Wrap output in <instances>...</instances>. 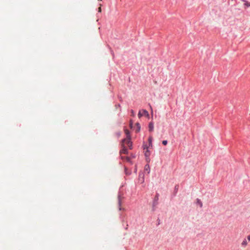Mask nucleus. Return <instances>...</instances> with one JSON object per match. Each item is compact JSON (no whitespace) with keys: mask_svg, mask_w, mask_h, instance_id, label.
Listing matches in <instances>:
<instances>
[{"mask_svg":"<svg viewBox=\"0 0 250 250\" xmlns=\"http://www.w3.org/2000/svg\"><path fill=\"white\" fill-rule=\"evenodd\" d=\"M125 133L126 136V138H125L122 140V143H126V144L127 146L128 147V148L130 149H132V143L131 141V136L130 134V132L128 129H125Z\"/></svg>","mask_w":250,"mask_h":250,"instance_id":"f257e3e1","label":"nucleus"},{"mask_svg":"<svg viewBox=\"0 0 250 250\" xmlns=\"http://www.w3.org/2000/svg\"><path fill=\"white\" fill-rule=\"evenodd\" d=\"M142 147L143 148V149L145 150L144 154L146 157V160L147 162H149L150 160L149 157L151 154L150 151L148 149L149 147L145 143H144Z\"/></svg>","mask_w":250,"mask_h":250,"instance_id":"f03ea898","label":"nucleus"},{"mask_svg":"<svg viewBox=\"0 0 250 250\" xmlns=\"http://www.w3.org/2000/svg\"><path fill=\"white\" fill-rule=\"evenodd\" d=\"M159 198V194L158 193H156L152 203V210L153 211L155 210V207L158 204Z\"/></svg>","mask_w":250,"mask_h":250,"instance_id":"7ed1b4c3","label":"nucleus"},{"mask_svg":"<svg viewBox=\"0 0 250 250\" xmlns=\"http://www.w3.org/2000/svg\"><path fill=\"white\" fill-rule=\"evenodd\" d=\"M125 145H126V143H122V142H121L122 149L120 151V155H122V154H128V151L126 146H125Z\"/></svg>","mask_w":250,"mask_h":250,"instance_id":"20e7f679","label":"nucleus"},{"mask_svg":"<svg viewBox=\"0 0 250 250\" xmlns=\"http://www.w3.org/2000/svg\"><path fill=\"white\" fill-rule=\"evenodd\" d=\"M145 116L146 117H148L149 114L148 112L146 109H142V110H140L139 111L138 116L139 118H141L142 116Z\"/></svg>","mask_w":250,"mask_h":250,"instance_id":"39448f33","label":"nucleus"},{"mask_svg":"<svg viewBox=\"0 0 250 250\" xmlns=\"http://www.w3.org/2000/svg\"><path fill=\"white\" fill-rule=\"evenodd\" d=\"M154 129V124L152 122H151L148 124V130L149 132H152Z\"/></svg>","mask_w":250,"mask_h":250,"instance_id":"423d86ee","label":"nucleus"},{"mask_svg":"<svg viewBox=\"0 0 250 250\" xmlns=\"http://www.w3.org/2000/svg\"><path fill=\"white\" fill-rule=\"evenodd\" d=\"M152 137L150 136L148 138V146L149 147H152Z\"/></svg>","mask_w":250,"mask_h":250,"instance_id":"0eeeda50","label":"nucleus"},{"mask_svg":"<svg viewBox=\"0 0 250 250\" xmlns=\"http://www.w3.org/2000/svg\"><path fill=\"white\" fill-rule=\"evenodd\" d=\"M242 1L244 2V5L246 7H250V2H248L247 0H241Z\"/></svg>","mask_w":250,"mask_h":250,"instance_id":"6e6552de","label":"nucleus"},{"mask_svg":"<svg viewBox=\"0 0 250 250\" xmlns=\"http://www.w3.org/2000/svg\"><path fill=\"white\" fill-rule=\"evenodd\" d=\"M136 125L137 126V129L136 130V132L138 133V132H140V131L141 125H140V124L139 123H137L136 124Z\"/></svg>","mask_w":250,"mask_h":250,"instance_id":"1a4fd4ad","label":"nucleus"},{"mask_svg":"<svg viewBox=\"0 0 250 250\" xmlns=\"http://www.w3.org/2000/svg\"><path fill=\"white\" fill-rule=\"evenodd\" d=\"M145 170L147 171V173H149L150 172V167L148 164L146 165L145 166Z\"/></svg>","mask_w":250,"mask_h":250,"instance_id":"9d476101","label":"nucleus"},{"mask_svg":"<svg viewBox=\"0 0 250 250\" xmlns=\"http://www.w3.org/2000/svg\"><path fill=\"white\" fill-rule=\"evenodd\" d=\"M196 203L200 205L201 208L202 207L203 204L201 201L200 199L198 198L196 199Z\"/></svg>","mask_w":250,"mask_h":250,"instance_id":"9b49d317","label":"nucleus"},{"mask_svg":"<svg viewBox=\"0 0 250 250\" xmlns=\"http://www.w3.org/2000/svg\"><path fill=\"white\" fill-rule=\"evenodd\" d=\"M125 172L126 175H129L131 174L130 171H128L126 167H125Z\"/></svg>","mask_w":250,"mask_h":250,"instance_id":"f8f14e48","label":"nucleus"},{"mask_svg":"<svg viewBox=\"0 0 250 250\" xmlns=\"http://www.w3.org/2000/svg\"><path fill=\"white\" fill-rule=\"evenodd\" d=\"M178 188H179V185H175V186L174 187V192H175V194H176L177 192H178Z\"/></svg>","mask_w":250,"mask_h":250,"instance_id":"ddd939ff","label":"nucleus"},{"mask_svg":"<svg viewBox=\"0 0 250 250\" xmlns=\"http://www.w3.org/2000/svg\"><path fill=\"white\" fill-rule=\"evenodd\" d=\"M247 245V242L246 239H244L242 243V245L243 247H245Z\"/></svg>","mask_w":250,"mask_h":250,"instance_id":"4468645a","label":"nucleus"},{"mask_svg":"<svg viewBox=\"0 0 250 250\" xmlns=\"http://www.w3.org/2000/svg\"><path fill=\"white\" fill-rule=\"evenodd\" d=\"M121 133L120 131H118L115 133V135L117 138H119L121 136Z\"/></svg>","mask_w":250,"mask_h":250,"instance_id":"2eb2a0df","label":"nucleus"},{"mask_svg":"<svg viewBox=\"0 0 250 250\" xmlns=\"http://www.w3.org/2000/svg\"><path fill=\"white\" fill-rule=\"evenodd\" d=\"M127 162H129V163H131V159L129 157H127V156H125V159Z\"/></svg>","mask_w":250,"mask_h":250,"instance_id":"dca6fc26","label":"nucleus"},{"mask_svg":"<svg viewBox=\"0 0 250 250\" xmlns=\"http://www.w3.org/2000/svg\"><path fill=\"white\" fill-rule=\"evenodd\" d=\"M139 180L140 181L141 183H143L144 182V176H143L141 179H140V175H139Z\"/></svg>","mask_w":250,"mask_h":250,"instance_id":"f3484780","label":"nucleus"},{"mask_svg":"<svg viewBox=\"0 0 250 250\" xmlns=\"http://www.w3.org/2000/svg\"><path fill=\"white\" fill-rule=\"evenodd\" d=\"M162 144L164 146H166L167 144V140L163 141Z\"/></svg>","mask_w":250,"mask_h":250,"instance_id":"a211bd4d","label":"nucleus"},{"mask_svg":"<svg viewBox=\"0 0 250 250\" xmlns=\"http://www.w3.org/2000/svg\"><path fill=\"white\" fill-rule=\"evenodd\" d=\"M132 125H133V122H132V120H130V123H129V126L131 128H132Z\"/></svg>","mask_w":250,"mask_h":250,"instance_id":"6ab92c4d","label":"nucleus"},{"mask_svg":"<svg viewBox=\"0 0 250 250\" xmlns=\"http://www.w3.org/2000/svg\"><path fill=\"white\" fill-rule=\"evenodd\" d=\"M160 223H161L160 220V219H159V218H158V219H157V225H160Z\"/></svg>","mask_w":250,"mask_h":250,"instance_id":"aec40b11","label":"nucleus"},{"mask_svg":"<svg viewBox=\"0 0 250 250\" xmlns=\"http://www.w3.org/2000/svg\"><path fill=\"white\" fill-rule=\"evenodd\" d=\"M121 155V159H122V160H124V159H125V156H122V155Z\"/></svg>","mask_w":250,"mask_h":250,"instance_id":"412c9836","label":"nucleus"},{"mask_svg":"<svg viewBox=\"0 0 250 250\" xmlns=\"http://www.w3.org/2000/svg\"><path fill=\"white\" fill-rule=\"evenodd\" d=\"M119 204L120 206H121V200L119 197Z\"/></svg>","mask_w":250,"mask_h":250,"instance_id":"4be33fe9","label":"nucleus"},{"mask_svg":"<svg viewBox=\"0 0 250 250\" xmlns=\"http://www.w3.org/2000/svg\"><path fill=\"white\" fill-rule=\"evenodd\" d=\"M248 239L249 241H250V234L248 236Z\"/></svg>","mask_w":250,"mask_h":250,"instance_id":"5701e85b","label":"nucleus"},{"mask_svg":"<svg viewBox=\"0 0 250 250\" xmlns=\"http://www.w3.org/2000/svg\"><path fill=\"white\" fill-rule=\"evenodd\" d=\"M131 112H132V113H133L134 111L133 110H131Z\"/></svg>","mask_w":250,"mask_h":250,"instance_id":"b1692460","label":"nucleus"}]
</instances>
